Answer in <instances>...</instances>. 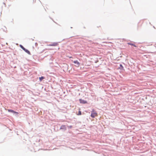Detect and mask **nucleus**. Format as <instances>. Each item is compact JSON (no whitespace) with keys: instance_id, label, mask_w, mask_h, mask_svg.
Wrapping results in <instances>:
<instances>
[{"instance_id":"nucleus-4","label":"nucleus","mask_w":156,"mask_h":156,"mask_svg":"<svg viewBox=\"0 0 156 156\" xmlns=\"http://www.w3.org/2000/svg\"><path fill=\"white\" fill-rule=\"evenodd\" d=\"M58 44L57 43H54L52 44H49L48 45V46H55L57 45Z\"/></svg>"},{"instance_id":"nucleus-5","label":"nucleus","mask_w":156,"mask_h":156,"mask_svg":"<svg viewBox=\"0 0 156 156\" xmlns=\"http://www.w3.org/2000/svg\"><path fill=\"white\" fill-rule=\"evenodd\" d=\"M8 111L9 112H12V113H14L18 114V112H15L12 110L8 109Z\"/></svg>"},{"instance_id":"nucleus-9","label":"nucleus","mask_w":156,"mask_h":156,"mask_svg":"<svg viewBox=\"0 0 156 156\" xmlns=\"http://www.w3.org/2000/svg\"><path fill=\"white\" fill-rule=\"evenodd\" d=\"M20 46L21 48L23 50L25 48L22 45H20Z\"/></svg>"},{"instance_id":"nucleus-6","label":"nucleus","mask_w":156,"mask_h":156,"mask_svg":"<svg viewBox=\"0 0 156 156\" xmlns=\"http://www.w3.org/2000/svg\"><path fill=\"white\" fill-rule=\"evenodd\" d=\"M23 50L25 51L26 53L28 54L29 55H30V53L28 50L25 48Z\"/></svg>"},{"instance_id":"nucleus-12","label":"nucleus","mask_w":156,"mask_h":156,"mask_svg":"<svg viewBox=\"0 0 156 156\" xmlns=\"http://www.w3.org/2000/svg\"><path fill=\"white\" fill-rule=\"evenodd\" d=\"M35 45H37V43H35Z\"/></svg>"},{"instance_id":"nucleus-8","label":"nucleus","mask_w":156,"mask_h":156,"mask_svg":"<svg viewBox=\"0 0 156 156\" xmlns=\"http://www.w3.org/2000/svg\"><path fill=\"white\" fill-rule=\"evenodd\" d=\"M44 78V77L43 76H42L41 77H39V80L40 81H41Z\"/></svg>"},{"instance_id":"nucleus-7","label":"nucleus","mask_w":156,"mask_h":156,"mask_svg":"<svg viewBox=\"0 0 156 156\" xmlns=\"http://www.w3.org/2000/svg\"><path fill=\"white\" fill-rule=\"evenodd\" d=\"M128 44H129V45H131L133 46H134L135 47H136V45H135L134 44H131V43H128Z\"/></svg>"},{"instance_id":"nucleus-1","label":"nucleus","mask_w":156,"mask_h":156,"mask_svg":"<svg viewBox=\"0 0 156 156\" xmlns=\"http://www.w3.org/2000/svg\"><path fill=\"white\" fill-rule=\"evenodd\" d=\"M98 113L96 112V111H95L94 109H93L91 112V116L92 117L94 118L95 117L98 116Z\"/></svg>"},{"instance_id":"nucleus-11","label":"nucleus","mask_w":156,"mask_h":156,"mask_svg":"<svg viewBox=\"0 0 156 156\" xmlns=\"http://www.w3.org/2000/svg\"><path fill=\"white\" fill-rule=\"evenodd\" d=\"M69 58H73L72 57V56L69 57Z\"/></svg>"},{"instance_id":"nucleus-2","label":"nucleus","mask_w":156,"mask_h":156,"mask_svg":"<svg viewBox=\"0 0 156 156\" xmlns=\"http://www.w3.org/2000/svg\"><path fill=\"white\" fill-rule=\"evenodd\" d=\"M73 63L76 64L77 65L76 66L77 67H79L80 65V63L78 62V61H73Z\"/></svg>"},{"instance_id":"nucleus-10","label":"nucleus","mask_w":156,"mask_h":156,"mask_svg":"<svg viewBox=\"0 0 156 156\" xmlns=\"http://www.w3.org/2000/svg\"><path fill=\"white\" fill-rule=\"evenodd\" d=\"M81 112L80 111H79L78 115H81Z\"/></svg>"},{"instance_id":"nucleus-3","label":"nucleus","mask_w":156,"mask_h":156,"mask_svg":"<svg viewBox=\"0 0 156 156\" xmlns=\"http://www.w3.org/2000/svg\"><path fill=\"white\" fill-rule=\"evenodd\" d=\"M79 101L80 103H81L86 104L87 103V102L86 101H85L81 99H80Z\"/></svg>"}]
</instances>
